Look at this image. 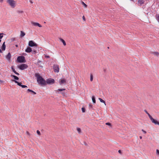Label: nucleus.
Segmentation results:
<instances>
[{"label":"nucleus","mask_w":159,"mask_h":159,"mask_svg":"<svg viewBox=\"0 0 159 159\" xmlns=\"http://www.w3.org/2000/svg\"><path fill=\"white\" fill-rule=\"evenodd\" d=\"M35 75L37 79V81L39 84H40L41 86L46 85V83L45 80L40 75L39 73H35Z\"/></svg>","instance_id":"obj_1"},{"label":"nucleus","mask_w":159,"mask_h":159,"mask_svg":"<svg viewBox=\"0 0 159 159\" xmlns=\"http://www.w3.org/2000/svg\"><path fill=\"white\" fill-rule=\"evenodd\" d=\"M144 111L148 114L150 120L153 123L159 125V122L158 121L154 119L146 110H145Z\"/></svg>","instance_id":"obj_2"},{"label":"nucleus","mask_w":159,"mask_h":159,"mask_svg":"<svg viewBox=\"0 0 159 159\" xmlns=\"http://www.w3.org/2000/svg\"><path fill=\"white\" fill-rule=\"evenodd\" d=\"M17 60V61L20 63H24L26 61L25 57L23 56H18Z\"/></svg>","instance_id":"obj_3"},{"label":"nucleus","mask_w":159,"mask_h":159,"mask_svg":"<svg viewBox=\"0 0 159 159\" xmlns=\"http://www.w3.org/2000/svg\"><path fill=\"white\" fill-rule=\"evenodd\" d=\"M7 2L12 8L15 7L16 2L14 0H7Z\"/></svg>","instance_id":"obj_4"},{"label":"nucleus","mask_w":159,"mask_h":159,"mask_svg":"<svg viewBox=\"0 0 159 159\" xmlns=\"http://www.w3.org/2000/svg\"><path fill=\"white\" fill-rule=\"evenodd\" d=\"M28 45L30 47H36L38 45L33 40H30L29 41Z\"/></svg>","instance_id":"obj_5"},{"label":"nucleus","mask_w":159,"mask_h":159,"mask_svg":"<svg viewBox=\"0 0 159 159\" xmlns=\"http://www.w3.org/2000/svg\"><path fill=\"white\" fill-rule=\"evenodd\" d=\"M28 67L27 65L26 64H22L19 66L18 67V68L21 70H24L25 69H26Z\"/></svg>","instance_id":"obj_6"},{"label":"nucleus","mask_w":159,"mask_h":159,"mask_svg":"<svg viewBox=\"0 0 159 159\" xmlns=\"http://www.w3.org/2000/svg\"><path fill=\"white\" fill-rule=\"evenodd\" d=\"M53 69L55 72H58L59 71V67L58 65H53Z\"/></svg>","instance_id":"obj_7"},{"label":"nucleus","mask_w":159,"mask_h":159,"mask_svg":"<svg viewBox=\"0 0 159 159\" xmlns=\"http://www.w3.org/2000/svg\"><path fill=\"white\" fill-rule=\"evenodd\" d=\"M54 80L53 79H48L46 80V83L48 84H53L54 83Z\"/></svg>","instance_id":"obj_8"},{"label":"nucleus","mask_w":159,"mask_h":159,"mask_svg":"<svg viewBox=\"0 0 159 159\" xmlns=\"http://www.w3.org/2000/svg\"><path fill=\"white\" fill-rule=\"evenodd\" d=\"M31 24L35 26H38L39 27H42V26L41 25L38 23L32 22Z\"/></svg>","instance_id":"obj_9"},{"label":"nucleus","mask_w":159,"mask_h":159,"mask_svg":"<svg viewBox=\"0 0 159 159\" xmlns=\"http://www.w3.org/2000/svg\"><path fill=\"white\" fill-rule=\"evenodd\" d=\"M32 49L30 46L27 47L25 50V52L27 53H30L32 52Z\"/></svg>","instance_id":"obj_10"},{"label":"nucleus","mask_w":159,"mask_h":159,"mask_svg":"<svg viewBox=\"0 0 159 159\" xmlns=\"http://www.w3.org/2000/svg\"><path fill=\"white\" fill-rule=\"evenodd\" d=\"M11 55L10 52H9L8 54L6 56V58L9 61H10L11 60Z\"/></svg>","instance_id":"obj_11"},{"label":"nucleus","mask_w":159,"mask_h":159,"mask_svg":"<svg viewBox=\"0 0 159 159\" xmlns=\"http://www.w3.org/2000/svg\"><path fill=\"white\" fill-rule=\"evenodd\" d=\"M144 0H139L138 1V4L139 6H140L144 3Z\"/></svg>","instance_id":"obj_12"},{"label":"nucleus","mask_w":159,"mask_h":159,"mask_svg":"<svg viewBox=\"0 0 159 159\" xmlns=\"http://www.w3.org/2000/svg\"><path fill=\"white\" fill-rule=\"evenodd\" d=\"M59 82L60 84L61 85L66 83V80L64 79H61Z\"/></svg>","instance_id":"obj_13"},{"label":"nucleus","mask_w":159,"mask_h":159,"mask_svg":"<svg viewBox=\"0 0 159 159\" xmlns=\"http://www.w3.org/2000/svg\"><path fill=\"white\" fill-rule=\"evenodd\" d=\"M12 81L14 82L15 83H17V85H18L20 86H22V83H21L17 81L14 80H12Z\"/></svg>","instance_id":"obj_14"},{"label":"nucleus","mask_w":159,"mask_h":159,"mask_svg":"<svg viewBox=\"0 0 159 159\" xmlns=\"http://www.w3.org/2000/svg\"><path fill=\"white\" fill-rule=\"evenodd\" d=\"M1 49L2 51L5 50V49H6V45L5 44V42H4L3 43L2 45V46L1 47Z\"/></svg>","instance_id":"obj_15"},{"label":"nucleus","mask_w":159,"mask_h":159,"mask_svg":"<svg viewBox=\"0 0 159 159\" xmlns=\"http://www.w3.org/2000/svg\"><path fill=\"white\" fill-rule=\"evenodd\" d=\"M59 39L63 43L64 45V46L66 45V43L64 39H63L61 38H60Z\"/></svg>","instance_id":"obj_16"},{"label":"nucleus","mask_w":159,"mask_h":159,"mask_svg":"<svg viewBox=\"0 0 159 159\" xmlns=\"http://www.w3.org/2000/svg\"><path fill=\"white\" fill-rule=\"evenodd\" d=\"M11 76L15 80H19V78L15 75H11Z\"/></svg>","instance_id":"obj_17"},{"label":"nucleus","mask_w":159,"mask_h":159,"mask_svg":"<svg viewBox=\"0 0 159 159\" xmlns=\"http://www.w3.org/2000/svg\"><path fill=\"white\" fill-rule=\"evenodd\" d=\"M25 32L22 31H20V37H23L25 35Z\"/></svg>","instance_id":"obj_18"},{"label":"nucleus","mask_w":159,"mask_h":159,"mask_svg":"<svg viewBox=\"0 0 159 159\" xmlns=\"http://www.w3.org/2000/svg\"><path fill=\"white\" fill-rule=\"evenodd\" d=\"M27 91L29 92H31L32 93H33L34 94H36V93L34 91H33L31 90V89H28L27 90Z\"/></svg>","instance_id":"obj_19"},{"label":"nucleus","mask_w":159,"mask_h":159,"mask_svg":"<svg viewBox=\"0 0 159 159\" xmlns=\"http://www.w3.org/2000/svg\"><path fill=\"white\" fill-rule=\"evenodd\" d=\"M92 100L93 102V103H95L96 102V100L95 99V98L94 96H93L92 97Z\"/></svg>","instance_id":"obj_20"},{"label":"nucleus","mask_w":159,"mask_h":159,"mask_svg":"<svg viewBox=\"0 0 159 159\" xmlns=\"http://www.w3.org/2000/svg\"><path fill=\"white\" fill-rule=\"evenodd\" d=\"M99 99L100 101L101 102L104 103L105 104V105H106L105 102L104 100H103V99H102V98H99Z\"/></svg>","instance_id":"obj_21"},{"label":"nucleus","mask_w":159,"mask_h":159,"mask_svg":"<svg viewBox=\"0 0 159 159\" xmlns=\"http://www.w3.org/2000/svg\"><path fill=\"white\" fill-rule=\"evenodd\" d=\"M152 53L154 55L158 56L159 54V53L158 52H152Z\"/></svg>","instance_id":"obj_22"},{"label":"nucleus","mask_w":159,"mask_h":159,"mask_svg":"<svg viewBox=\"0 0 159 159\" xmlns=\"http://www.w3.org/2000/svg\"><path fill=\"white\" fill-rule=\"evenodd\" d=\"M81 3L82 5L83 6H84L85 7H87V5L86 4H85L82 1L81 2Z\"/></svg>","instance_id":"obj_23"},{"label":"nucleus","mask_w":159,"mask_h":159,"mask_svg":"<svg viewBox=\"0 0 159 159\" xmlns=\"http://www.w3.org/2000/svg\"><path fill=\"white\" fill-rule=\"evenodd\" d=\"M90 76V81H92L93 80V75L92 74H91Z\"/></svg>","instance_id":"obj_24"},{"label":"nucleus","mask_w":159,"mask_h":159,"mask_svg":"<svg viewBox=\"0 0 159 159\" xmlns=\"http://www.w3.org/2000/svg\"><path fill=\"white\" fill-rule=\"evenodd\" d=\"M156 18L157 20L159 22V15H156Z\"/></svg>","instance_id":"obj_25"},{"label":"nucleus","mask_w":159,"mask_h":159,"mask_svg":"<svg viewBox=\"0 0 159 159\" xmlns=\"http://www.w3.org/2000/svg\"><path fill=\"white\" fill-rule=\"evenodd\" d=\"M3 34H4L3 33H0V39H1L3 37V35H3Z\"/></svg>","instance_id":"obj_26"},{"label":"nucleus","mask_w":159,"mask_h":159,"mask_svg":"<svg viewBox=\"0 0 159 159\" xmlns=\"http://www.w3.org/2000/svg\"><path fill=\"white\" fill-rule=\"evenodd\" d=\"M66 89H58V90L60 91H62L64 90H65Z\"/></svg>","instance_id":"obj_27"},{"label":"nucleus","mask_w":159,"mask_h":159,"mask_svg":"<svg viewBox=\"0 0 159 159\" xmlns=\"http://www.w3.org/2000/svg\"><path fill=\"white\" fill-rule=\"evenodd\" d=\"M32 53L33 54H35L37 52V51L35 50H32Z\"/></svg>","instance_id":"obj_28"},{"label":"nucleus","mask_w":159,"mask_h":159,"mask_svg":"<svg viewBox=\"0 0 159 159\" xmlns=\"http://www.w3.org/2000/svg\"><path fill=\"white\" fill-rule=\"evenodd\" d=\"M11 70H12V71L14 72L15 73V72H16V71L15 70V69H14V67H13V66H12L11 67Z\"/></svg>","instance_id":"obj_29"},{"label":"nucleus","mask_w":159,"mask_h":159,"mask_svg":"<svg viewBox=\"0 0 159 159\" xmlns=\"http://www.w3.org/2000/svg\"><path fill=\"white\" fill-rule=\"evenodd\" d=\"M17 12L18 13H23V11L20 10H18Z\"/></svg>","instance_id":"obj_30"},{"label":"nucleus","mask_w":159,"mask_h":159,"mask_svg":"<svg viewBox=\"0 0 159 159\" xmlns=\"http://www.w3.org/2000/svg\"><path fill=\"white\" fill-rule=\"evenodd\" d=\"M81 110L83 112H84L85 111V109L84 107L82 108Z\"/></svg>","instance_id":"obj_31"},{"label":"nucleus","mask_w":159,"mask_h":159,"mask_svg":"<svg viewBox=\"0 0 159 159\" xmlns=\"http://www.w3.org/2000/svg\"><path fill=\"white\" fill-rule=\"evenodd\" d=\"M77 131L79 132V133H80L81 132V129L80 128H77Z\"/></svg>","instance_id":"obj_32"},{"label":"nucleus","mask_w":159,"mask_h":159,"mask_svg":"<svg viewBox=\"0 0 159 159\" xmlns=\"http://www.w3.org/2000/svg\"><path fill=\"white\" fill-rule=\"evenodd\" d=\"M106 125H109V126H111V124L110 123H109V122L106 123Z\"/></svg>","instance_id":"obj_33"},{"label":"nucleus","mask_w":159,"mask_h":159,"mask_svg":"<svg viewBox=\"0 0 159 159\" xmlns=\"http://www.w3.org/2000/svg\"><path fill=\"white\" fill-rule=\"evenodd\" d=\"M92 107H93V105L91 104L90 103L89 104V108H92Z\"/></svg>","instance_id":"obj_34"},{"label":"nucleus","mask_w":159,"mask_h":159,"mask_svg":"<svg viewBox=\"0 0 159 159\" xmlns=\"http://www.w3.org/2000/svg\"><path fill=\"white\" fill-rule=\"evenodd\" d=\"M21 87L22 88H27V86L25 85H22V86Z\"/></svg>","instance_id":"obj_35"},{"label":"nucleus","mask_w":159,"mask_h":159,"mask_svg":"<svg viewBox=\"0 0 159 159\" xmlns=\"http://www.w3.org/2000/svg\"><path fill=\"white\" fill-rule=\"evenodd\" d=\"M37 133L38 135H40V132L39 130H37Z\"/></svg>","instance_id":"obj_36"},{"label":"nucleus","mask_w":159,"mask_h":159,"mask_svg":"<svg viewBox=\"0 0 159 159\" xmlns=\"http://www.w3.org/2000/svg\"><path fill=\"white\" fill-rule=\"evenodd\" d=\"M156 153L157 155H159V150L157 149L156 150Z\"/></svg>","instance_id":"obj_37"},{"label":"nucleus","mask_w":159,"mask_h":159,"mask_svg":"<svg viewBox=\"0 0 159 159\" xmlns=\"http://www.w3.org/2000/svg\"><path fill=\"white\" fill-rule=\"evenodd\" d=\"M45 57L47 58H50V57L48 55H45Z\"/></svg>","instance_id":"obj_38"},{"label":"nucleus","mask_w":159,"mask_h":159,"mask_svg":"<svg viewBox=\"0 0 159 159\" xmlns=\"http://www.w3.org/2000/svg\"><path fill=\"white\" fill-rule=\"evenodd\" d=\"M142 131L144 133V134H146V132L143 129H142Z\"/></svg>","instance_id":"obj_39"},{"label":"nucleus","mask_w":159,"mask_h":159,"mask_svg":"<svg viewBox=\"0 0 159 159\" xmlns=\"http://www.w3.org/2000/svg\"><path fill=\"white\" fill-rule=\"evenodd\" d=\"M118 152L120 154H122V152H121V151L120 150H118Z\"/></svg>","instance_id":"obj_40"},{"label":"nucleus","mask_w":159,"mask_h":159,"mask_svg":"<svg viewBox=\"0 0 159 159\" xmlns=\"http://www.w3.org/2000/svg\"><path fill=\"white\" fill-rule=\"evenodd\" d=\"M14 73L15 74H16V75H20L18 73L16 72H16H15Z\"/></svg>","instance_id":"obj_41"},{"label":"nucleus","mask_w":159,"mask_h":159,"mask_svg":"<svg viewBox=\"0 0 159 159\" xmlns=\"http://www.w3.org/2000/svg\"><path fill=\"white\" fill-rule=\"evenodd\" d=\"M83 20H85V18L84 16H83Z\"/></svg>","instance_id":"obj_42"},{"label":"nucleus","mask_w":159,"mask_h":159,"mask_svg":"<svg viewBox=\"0 0 159 159\" xmlns=\"http://www.w3.org/2000/svg\"><path fill=\"white\" fill-rule=\"evenodd\" d=\"M30 2L31 3H33V2L32 1V0H30Z\"/></svg>","instance_id":"obj_43"},{"label":"nucleus","mask_w":159,"mask_h":159,"mask_svg":"<svg viewBox=\"0 0 159 159\" xmlns=\"http://www.w3.org/2000/svg\"><path fill=\"white\" fill-rule=\"evenodd\" d=\"M3 82V81L2 80H0V83H2Z\"/></svg>","instance_id":"obj_44"},{"label":"nucleus","mask_w":159,"mask_h":159,"mask_svg":"<svg viewBox=\"0 0 159 159\" xmlns=\"http://www.w3.org/2000/svg\"><path fill=\"white\" fill-rule=\"evenodd\" d=\"M14 40H15V38H13V39H11V40L12 41H14Z\"/></svg>","instance_id":"obj_45"},{"label":"nucleus","mask_w":159,"mask_h":159,"mask_svg":"<svg viewBox=\"0 0 159 159\" xmlns=\"http://www.w3.org/2000/svg\"><path fill=\"white\" fill-rule=\"evenodd\" d=\"M61 94H63V95H64L65 94V93H64V92H62V93H61Z\"/></svg>","instance_id":"obj_46"},{"label":"nucleus","mask_w":159,"mask_h":159,"mask_svg":"<svg viewBox=\"0 0 159 159\" xmlns=\"http://www.w3.org/2000/svg\"><path fill=\"white\" fill-rule=\"evenodd\" d=\"M26 133H27V134H28V135H29L30 134V133H29L28 132V131H27L26 132Z\"/></svg>","instance_id":"obj_47"},{"label":"nucleus","mask_w":159,"mask_h":159,"mask_svg":"<svg viewBox=\"0 0 159 159\" xmlns=\"http://www.w3.org/2000/svg\"><path fill=\"white\" fill-rule=\"evenodd\" d=\"M3 1V0H0V2H2Z\"/></svg>","instance_id":"obj_48"},{"label":"nucleus","mask_w":159,"mask_h":159,"mask_svg":"<svg viewBox=\"0 0 159 159\" xmlns=\"http://www.w3.org/2000/svg\"><path fill=\"white\" fill-rule=\"evenodd\" d=\"M139 138H140V139H142V137L141 136H140Z\"/></svg>","instance_id":"obj_49"},{"label":"nucleus","mask_w":159,"mask_h":159,"mask_svg":"<svg viewBox=\"0 0 159 159\" xmlns=\"http://www.w3.org/2000/svg\"><path fill=\"white\" fill-rule=\"evenodd\" d=\"M41 62V61H38V63H39V62Z\"/></svg>","instance_id":"obj_50"},{"label":"nucleus","mask_w":159,"mask_h":159,"mask_svg":"<svg viewBox=\"0 0 159 159\" xmlns=\"http://www.w3.org/2000/svg\"><path fill=\"white\" fill-rule=\"evenodd\" d=\"M84 144L85 145H87V144L86 143H84Z\"/></svg>","instance_id":"obj_51"},{"label":"nucleus","mask_w":159,"mask_h":159,"mask_svg":"<svg viewBox=\"0 0 159 159\" xmlns=\"http://www.w3.org/2000/svg\"><path fill=\"white\" fill-rule=\"evenodd\" d=\"M16 46L17 47H18V45H17V44L16 45Z\"/></svg>","instance_id":"obj_52"},{"label":"nucleus","mask_w":159,"mask_h":159,"mask_svg":"<svg viewBox=\"0 0 159 159\" xmlns=\"http://www.w3.org/2000/svg\"><path fill=\"white\" fill-rule=\"evenodd\" d=\"M104 72H105V71H106V70H105V69H104Z\"/></svg>","instance_id":"obj_53"},{"label":"nucleus","mask_w":159,"mask_h":159,"mask_svg":"<svg viewBox=\"0 0 159 159\" xmlns=\"http://www.w3.org/2000/svg\"><path fill=\"white\" fill-rule=\"evenodd\" d=\"M1 39H0V43H1Z\"/></svg>","instance_id":"obj_54"},{"label":"nucleus","mask_w":159,"mask_h":159,"mask_svg":"<svg viewBox=\"0 0 159 159\" xmlns=\"http://www.w3.org/2000/svg\"><path fill=\"white\" fill-rule=\"evenodd\" d=\"M107 48H109V47H107Z\"/></svg>","instance_id":"obj_55"}]
</instances>
